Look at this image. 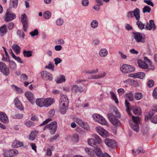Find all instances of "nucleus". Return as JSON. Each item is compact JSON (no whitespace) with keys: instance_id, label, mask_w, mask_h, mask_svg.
I'll list each match as a JSON object with an SVG mask.
<instances>
[{"instance_id":"1","label":"nucleus","mask_w":157,"mask_h":157,"mask_svg":"<svg viewBox=\"0 0 157 157\" xmlns=\"http://www.w3.org/2000/svg\"><path fill=\"white\" fill-rule=\"evenodd\" d=\"M120 114L116 108L113 109V111L112 113H109L108 114V117L111 123L115 127L120 126L121 123L119 120L115 117H120Z\"/></svg>"},{"instance_id":"2","label":"nucleus","mask_w":157,"mask_h":157,"mask_svg":"<svg viewBox=\"0 0 157 157\" xmlns=\"http://www.w3.org/2000/svg\"><path fill=\"white\" fill-rule=\"evenodd\" d=\"M55 101V100L54 99L50 98L44 99L40 98V107H47L51 105Z\"/></svg>"},{"instance_id":"3","label":"nucleus","mask_w":157,"mask_h":157,"mask_svg":"<svg viewBox=\"0 0 157 157\" xmlns=\"http://www.w3.org/2000/svg\"><path fill=\"white\" fill-rule=\"evenodd\" d=\"M57 128V123L56 121H54L49 124L46 125L43 128V130L48 129L52 135L54 134L56 132Z\"/></svg>"},{"instance_id":"4","label":"nucleus","mask_w":157,"mask_h":157,"mask_svg":"<svg viewBox=\"0 0 157 157\" xmlns=\"http://www.w3.org/2000/svg\"><path fill=\"white\" fill-rule=\"evenodd\" d=\"M132 123H130V127L135 131L138 132L139 131L138 123L140 121V118L138 117H134L132 116Z\"/></svg>"},{"instance_id":"5","label":"nucleus","mask_w":157,"mask_h":157,"mask_svg":"<svg viewBox=\"0 0 157 157\" xmlns=\"http://www.w3.org/2000/svg\"><path fill=\"white\" fill-rule=\"evenodd\" d=\"M92 117L95 121L98 122L100 124L104 125H107L108 123L106 120L101 115L97 114H93Z\"/></svg>"},{"instance_id":"6","label":"nucleus","mask_w":157,"mask_h":157,"mask_svg":"<svg viewBox=\"0 0 157 157\" xmlns=\"http://www.w3.org/2000/svg\"><path fill=\"white\" fill-rule=\"evenodd\" d=\"M120 70L123 73H128L133 71L135 70V68L132 66L124 64L120 68Z\"/></svg>"},{"instance_id":"7","label":"nucleus","mask_w":157,"mask_h":157,"mask_svg":"<svg viewBox=\"0 0 157 157\" xmlns=\"http://www.w3.org/2000/svg\"><path fill=\"white\" fill-rule=\"evenodd\" d=\"M19 154V152L17 150L12 149L5 151L3 155L4 157H12Z\"/></svg>"},{"instance_id":"8","label":"nucleus","mask_w":157,"mask_h":157,"mask_svg":"<svg viewBox=\"0 0 157 157\" xmlns=\"http://www.w3.org/2000/svg\"><path fill=\"white\" fill-rule=\"evenodd\" d=\"M133 36L137 42H140L144 43L145 42L144 38L141 34L140 33H133Z\"/></svg>"},{"instance_id":"9","label":"nucleus","mask_w":157,"mask_h":157,"mask_svg":"<svg viewBox=\"0 0 157 157\" xmlns=\"http://www.w3.org/2000/svg\"><path fill=\"white\" fill-rule=\"evenodd\" d=\"M21 21L23 25V30L25 31H26L28 27V22L27 16L25 14H23L21 15Z\"/></svg>"},{"instance_id":"10","label":"nucleus","mask_w":157,"mask_h":157,"mask_svg":"<svg viewBox=\"0 0 157 157\" xmlns=\"http://www.w3.org/2000/svg\"><path fill=\"white\" fill-rule=\"evenodd\" d=\"M95 130L99 134L103 137H106L108 136L107 131L101 127H96Z\"/></svg>"},{"instance_id":"11","label":"nucleus","mask_w":157,"mask_h":157,"mask_svg":"<svg viewBox=\"0 0 157 157\" xmlns=\"http://www.w3.org/2000/svg\"><path fill=\"white\" fill-rule=\"evenodd\" d=\"M16 18V15L13 13L7 11L5 16V21H8L14 19Z\"/></svg>"},{"instance_id":"12","label":"nucleus","mask_w":157,"mask_h":157,"mask_svg":"<svg viewBox=\"0 0 157 157\" xmlns=\"http://www.w3.org/2000/svg\"><path fill=\"white\" fill-rule=\"evenodd\" d=\"M71 92L73 94H76L78 92H82L83 90L81 86H79L77 85L71 86Z\"/></svg>"},{"instance_id":"13","label":"nucleus","mask_w":157,"mask_h":157,"mask_svg":"<svg viewBox=\"0 0 157 157\" xmlns=\"http://www.w3.org/2000/svg\"><path fill=\"white\" fill-rule=\"evenodd\" d=\"M105 144L108 147L113 148L116 145L115 141L112 139L106 138L104 140Z\"/></svg>"},{"instance_id":"14","label":"nucleus","mask_w":157,"mask_h":157,"mask_svg":"<svg viewBox=\"0 0 157 157\" xmlns=\"http://www.w3.org/2000/svg\"><path fill=\"white\" fill-rule=\"evenodd\" d=\"M146 28L148 30H151L154 31L156 28V26L153 20H150L149 21V23H147L145 26Z\"/></svg>"},{"instance_id":"15","label":"nucleus","mask_w":157,"mask_h":157,"mask_svg":"<svg viewBox=\"0 0 157 157\" xmlns=\"http://www.w3.org/2000/svg\"><path fill=\"white\" fill-rule=\"evenodd\" d=\"M14 103L16 108L21 110H24V107L18 97L15 98Z\"/></svg>"},{"instance_id":"16","label":"nucleus","mask_w":157,"mask_h":157,"mask_svg":"<svg viewBox=\"0 0 157 157\" xmlns=\"http://www.w3.org/2000/svg\"><path fill=\"white\" fill-rule=\"evenodd\" d=\"M41 77L42 78H45L47 80H49L50 81L52 79V75L48 72L44 71L41 73Z\"/></svg>"},{"instance_id":"17","label":"nucleus","mask_w":157,"mask_h":157,"mask_svg":"<svg viewBox=\"0 0 157 157\" xmlns=\"http://www.w3.org/2000/svg\"><path fill=\"white\" fill-rule=\"evenodd\" d=\"M0 121L3 123H9V119L7 115L3 112H0Z\"/></svg>"},{"instance_id":"18","label":"nucleus","mask_w":157,"mask_h":157,"mask_svg":"<svg viewBox=\"0 0 157 157\" xmlns=\"http://www.w3.org/2000/svg\"><path fill=\"white\" fill-rule=\"evenodd\" d=\"M25 96L32 104L34 103V98L33 94L30 92L25 93Z\"/></svg>"},{"instance_id":"19","label":"nucleus","mask_w":157,"mask_h":157,"mask_svg":"<svg viewBox=\"0 0 157 157\" xmlns=\"http://www.w3.org/2000/svg\"><path fill=\"white\" fill-rule=\"evenodd\" d=\"M108 53V51L106 49L102 48L99 50L98 55L100 57L104 58L107 56Z\"/></svg>"},{"instance_id":"20","label":"nucleus","mask_w":157,"mask_h":157,"mask_svg":"<svg viewBox=\"0 0 157 157\" xmlns=\"http://www.w3.org/2000/svg\"><path fill=\"white\" fill-rule=\"evenodd\" d=\"M137 63L139 67L143 69H146L148 67V65L145 62L141 59H139L137 60Z\"/></svg>"},{"instance_id":"21","label":"nucleus","mask_w":157,"mask_h":157,"mask_svg":"<svg viewBox=\"0 0 157 157\" xmlns=\"http://www.w3.org/2000/svg\"><path fill=\"white\" fill-rule=\"evenodd\" d=\"M94 151L96 155L99 157H102L103 155L99 147L96 146L94 147Z\"/></svg>"},{"instance_id":"22","label":"nucleus","mask_w":157,"mask_h":157,"mask_svg":"<svg viewBox=\"0 0 157 157\" xmlns=\"http://www.w3.org/2000/svg\"><path fill=\"white\" fill-rule=\"evenodd\" d=\"M140 10L139 9L136 8L135 9L133 12V14L134 16L135 17L136 20L139 21L140 19Z\"/></svg>"},{"instance_id":"23","label":"nucleus","mask_w":157,"mask_h":157,"mask_svg":"<svg viewBox=\"0 0 157 157\" xmlns=\"http://www.w3.org/2000/svg\"><path fill=\"white\" fill-rule=\"evenodd\" d=\"M132 109L134 113L136 115H138L141 113V109L139 107H133Z\"/></svg>"},{"instance_id":"24","label":"nucleus","mask_w":157,"mask_h":157,"mask_svg":"<svg viewBox=\"0 0 157 157\" xmlns=\"http://www.w3.org/2000/svg\"><path fill=\"white\" fill-rule=\"evenodd\" d=\"M12 48L16 54H18L20 53V47L18 45L14 44L13 45Z\"/></svg>"},{"instance_id":"25","label":"nucleus","mask_w":157,"mask_h":157,"mask_svg":"<svg viewBox=\"0 0 157 157\" xmlns=\"http://www.w3.org/2000/svg\"><path fill=\"white\" fill-rule=\"evenodd\" d=\"M135 78H139L140 79L144 78L145 76V74L143 72H138L135 73Z\"/></svg>"},{"instance_id":"26","label":"nucleus","mask_w":157,"mask_h":157,"mask_svg":"<svg viewBox=\"0 0 157 157\" xmlns=\"http://www.w3.org/2000/svg\"><path fill=\"white\" fill-rule=\"evenodd\" d=\"M10 54L12 57L16 60L18 62L21 63H22L23 61L21 60V58L19 57L16 56L13 52L11 49H10Z\"/></svg>"},{"instance_id":"27","label":"nucleus","mask_w":157,"mask_h":157,"mask_svg":"<svg viewBox=\"0 0 157 157\" xmlns=\"http://www.w3.org/2000/svg\"><path fill=\"white\" fill-rule=\"evenodd\" d=\"M7 29L6 27V25H3L0 27V34H1V36L3 35L6 33L7 32Z\"/></svg>"},{"instance_id":"28","label":"nucleus","mask_w":157,"mask_h":157,"mask_svg":"<svg viewBox=\"0 0 157 157\" xmlns=\"http://www.w3.org/2000/svg\"><path fill=\"white\" fill-rule=\"evenodd\" d=\"M109 94H110L111 98L117 104H118L119 103V101L114 93L112 91H110L109 92Z\"/></svg>"},{"instance_id":"29","label":"nucleus","mask_w":157,"mask_h":157,"mask_svg":"<svg viewBox=\"0 0 157 157\" xmlns=\"http://www.w3.org/2000/svg\"><path fill=\"white\" fill-rule=\"evenodd\" d=\"M92 136L94 139L96 143L99 144L101 143V139L98 135L96 134H93L92 135Z\"/></svg>"},{"instance_id":"30","label":"nucleus","mask_w":157,"mask_h":157,"mask_svg":"<svg viewBox=\"0 0 157 157\" xmlns=\"http://www.w3.org/2000/svg\"><path fill=\"white\" fill-rule=\"evenodd\" d=\"M132 153L135 155H138L139 154L140 152L144 153L145 152V151L141 148H138L136 151H135L134 150H132Z\"/></svg>"},{"instance_id":"31","label":"nucleus","mask_w":157,"mask_h":157,"mask_svg":"<svg viewBox=\"0 0 157 157\" xmlns=\"http://www.w3.org/2000/svg\"><path fill=\"white\" fill-rule=\"evenodd\" d=\"M11 87L14 91H17L18 93H22L23 92V91L22 90L14 85H12Z\"/></svg>"},{"instance_id":"32","label":"nucleus","mask_w":157,"mask_h":157,"mask_svg":"<svg viewBox=\"0 0 157 157\" xmlns=\"http://www.w3.org/2000/svg\"><path fill=\"white\" fill-rule=\"evenodd\" d=\"M15 147L17 148L21 146H23V143L18 141H16L13 144Z\"/></svg>"},{"instance_id":"33","label":"nucleus","mask_w":157,"mask_h":157,"mask_svg":"<svg viewBox=\"0 0 157 157\" xmlns=\"http://www.w3.org/2000/svg\"><path fill=\"white\" fill-rule=\"evenodd\" d=\"M9 61V65L11 69L15 70L17 67V65L16 63L12 61H10L9 59H8Z\"/></svg>"},{"instance_id":"34","label":"nucleus","mask_w":157,"mask_h":157,"mask_svg":"<svg viewBox=\"0 0 157 157\" xmlns=\"http://www.w3.org/2000/svg\"><path fill=\"white\" fill-rule=\"evenodd\" d=\"M60 102L64 103L67 102V103H69V99L65 95H63L61 96L60 98Z\"/></svg>"},{"instance_id":"35","label":"nucleus","mask_w":157,"mask_h":157,"mask_svg":"<svg viewBox=\"0 0 157 157\" xmlns=\"http://www.w3.org/2000/svg\"><path fill=\"white\" fill-rule=\"evenodd\" d=\"M18 4V0H10V5L11 6L15 8L17 7Z\"/></svg>"},{"instance_id":"36","label":"nucleus","mask_w":157,"mask_h":157,"mask_svg":"<svg viewBox=\"0 0 157 157\" xmlns=\"http://www.w3.org/2000/svg\"><path fill=\"white\" fill-rule=\"evenodd\" d=\"M98 22L97 20H94L91 22L90 26L92 28L95 29L98 27Z\"/></svg>"},{"instance_id":"37","label":"nucleus","mask_w":157,"mask_h":157,"mask_svg":"<svg viewBox=\"0 0 157 157\" xmlns=\"http://www.w3.org/2000/svg\"><path fill=\"white\" fill-rule=\"evenodd\" d=\"M79 136L78 134H75L72 136V141L74 142H77L79 140Z\"/></svg>"},{"instance_id":"38","label":"nucleus","mask_w":157,"mask_h":157,"mask_svg":"<svg viewBox=\"0 0 157 157\" xmlns=\"http://www.w3.org/2000/svg\"><path fill=\"white\" fill-rule=\"evenodd\" d=\"M24 56L25 57H30L32 55V52L31 51L24 50L23 51Z\"/></svg>"},{"instance_id":"39","label":"nucleus","mask_w":157,"mask_h":157,"mask_svg":"<svg viewBox=\"0 0 157 157\" xmlns=\"http://www.w3.org/2000/svg\"><path fill=\"white\" fill-rule=\"evenodd\" d=\"M76 122L82 127L85 128L84 122L80 119L79 118H76Z\"/></svg>"},{"instance_id":"40","label":"nucleus","mask_w":157,"mask_h":157,"mask_svg":"<svg viewBox=\"0 0 157 157\" xmlns=\"http://www.w3.org/2000/svg\"><path fill=\"white\" fill-rule=\"evenodd\" d=\"M51 16V14L50 12L48 11L45 12L43 14V17L45 19H48Z\"/></svg>"},{"instance_id":"41","label":"nucleus","mask_w":157,"mask_h":157,"mask_svg":"<svg viewBox=\"0 0 157 157\" xmlns=\"http://www.w3.org/2000/svg\"><path fill=\"white\" fill-rule=\"evenodd\" d=\"M0 71L4 75L6 76L8 75L10 73L9 69L7 67H6V68H5L3 69H1Z\"/></svg>"},{"instance_id":"42","label":"nucleus","mask_w":157,"mask_h":157,"mask_svg":"<svg viewBox=\"0 0 157 157\" xmlns=\"http://www.w3.org/2000/svg\"><path fill=\"white\" fill-rule=\"evenodd\" d=\"M134 96L135 98L137 100H140L143 97V95L141 93H136Z\"/></svg>"},{"instance_id":"43","label":"nucleus","mask_w":157,"mask_h":157,"mask_svg":"<svg viewBox=\"0 0 157 157\" xmlns=\"http://www.w3.org/2000/svg\"><path fill=\"white\" fill-rule=\"evenodd\" d=\"M142 11L144 13L147 12L149 13L151 11V8L149 6H146L143 9Z\"/></svg>"},{"instance_id":"44","label":"nucleus","mask_w":157,"mask_h":157,"mask_svg":"<svg viewBox=\"0 0 157 157\" xmlns=\"http://www.w3.org/2000/svg\"><path fill=\"white\" fill-rule=\"evenodd\" d=\"M125 97L127 100L132 101L133 99V96L132 94L131 93H128L126 94L125 96Z\"/></svg>"},{"instance_id":"45","label":"nucleus","mask_w":157,"mask_h":157,"mask_svg":"<svg viewBox=\"0 0 157 157\" xmlns=\"http://www.w3.org/2000/svg\"><path fill=\"white\" fill-rule=\"evenodd\" d=\"M59 137L58 134H57L52 137H51L48 139V141L50 142H52L56 140Z\"/></svg>"},{"instance_id":"46","label":"nucleus","mask_w":157,"mask_h":157,"mask_svg":"<svg viewBox=\"0 0 157 157\" xmlns=\"http://www.w3.org/2000/svg\"><path fill=\"white\" fill-rule=\"evenodd\" d=\"M54 65L52 63H49L48 66L45 67V68L51 70L52 71L54 70Z\"/></svg>"},{"instance_id":"47","label":"nucleus","mask_w":157,"mask_h":157,"mask_svg":"<svg viewBox=\"0 0 157 157\" xmlns=\"http://www.w3.org/2000/svg\"><path fill=\"white\" fill-rule=\"evenodd\" d=\"M63 20L62 18L58 19L56 21V24L58 26L62 25L63 23Z\"/></svg>"},{"instance_id":"48","label":"nucleus","mask_w":157,"mask_h":157,"mask_svg":"<svg viewBox=\"0 0 157 157\" xmlns=\"http://www.w3.org/2000/svg\"><path fill=\"white\" fill-rule=\"evenodd\" d=\"M68 109V108L59 106L60 112L62 114H65Z\"/></svg>"},{"instance_id":"49","label":"nucleus","mask_w":157,"mask_h":157,"mask_svg":"<svg viewBox=\"0 0 157 157\" xmlns=\"http://www.w3.org/2000/svg\"><path fill=\"white\" fill-rule=\"evenodd\" d=\"M88 143L89 145L92 147H95L96 146L94 140L93 138L90 139L88 140Z\"/></svg>"},{"instance_id":"50","label":"nucleus","mask_w":157,"mask_h":157,"mask_svg":"<svg viewBox=\"0 0 157 157\" xmlns=\"http://www.w3.org/2000/svg\"><path fill=\"white\" fill-rule=\"evenodd\" d=\"M65 77L63 75H61L60 78L56 81L58 83H60L65 82Z\"/></svg>"},{"instance_id":"51","label":"nucleus","mask_w":157,"mask_h":157,"mask_svg":"<svg viewBox=\"0 0 157 157\" xmlns=\"http://www.w3.org/2000/svg\"><path fill=\"white\" fill-rule=\"evenodd\" d=\"M25 125L28 127H30L34 125V123L30 120L26 122L25 123Z\"/></svg>"},{"instance_id":"52","label":"nucleus","mask_w":157,"mask_h":157,"mask_svg":"<svg viewBox=\"0 0 157 157\" xmlns=\"http://www.w3.org/2000/svg\"><path fill=\"white\" fill-rule=\"evenodd\" d=\"M154 83L153 80L151 79L149 80L147 82V86L149 88L152 87L154 85Z\"/></svg>"},{"instance_id":"53","label":"nucleus","mask_w":157,"mask_h":157,"mask_svg":"<svg viewBox=\"0 0 157 157\" xmlns=\"http://www.w3.org/2000/svg\"><path fill=\"white\" fill-rule=\"evenodd\" d=\"M29 34L32 36H37L39 34L38 30L36 29L34 31L30 32Z\"/></svg>"},{"instance_id":"54","label":"nucleus","mask_w":157,"mask_h":157,"mask_svg":"<svg viewBox=\"0 0 157 157\" xmlns=\"http://www.w3.org/2000/svg\"><path fill=\"white\" fill-rule=\"evenodd\" d=\"M137 24L138 27L141 29H142L144 28L145 25L143 23L140 21H138L137 23Z\"/></svg>"},{"instance_id":"55","label":"nucleus","mask_w":157,"mask_h":157,"mask_svg":"<svg viewBox=\"0 0 157 157\" xmlns=\"http://www.w3.org/2000/svg\"><path fill=\"white\" fill-rule=\"evenodd\" d=\"M81 4L83 6L86 7L88 6L89 1L88 0H82L81 1Z\"/></svg>"},{"instance_id":"56","label":"nucleus","mask_w":157,"mask_h":157,"mask_svg":"<svg viewBox=\"0 0 157 157\" xmlns=\"http://www.w3.org/2000/svg\"><path fill=\"white\" fill-rule=\"evenodd\" d=\"M119 54L120 55V57L121 59H126L127 58V56L126 55L124 54L121 51H119L118 52Z\"/></svg>"},{"instance_id":"57","label":"nucleus","mask_w":157,"mask_h":157,"mask_svg":"<svg viewBox=\"0 0 157 157\" xmlns=\"http://www.w3.org/2000/svg\"><path fill=\"white\" fill-rule=\"evenodd\" d=\"M125 104L127 112L128 113V114L130 115L129 109L128 106L129 105V103L128 102L126 99L125 100Z\"/></svg>"},{"instance_id":"58","label":"nucleus","mask_w":157,"mask_h":157,"mask_svg":"<svg viewBox=\"0 0 157 157\" xmlns=\"http://www.w3.org/2000/svg\"><path fill=\"white\" fill-rule=\"evenodd\" d=\"M36 138V135L34 132H32L30 133L29 137V139L31 140H34Z\"/></svg>"},{"instance_id":"59","label":"nucleus","mask_w":157,"mask_h":157,"mask_svg":"<svg viewBox=\"0 0 157 157\" xmlns=\"http://www.w3.org/2000/svg\"><path fill=\"white\" fill-rule=\"evenodd\" d=\"M152 96L154 98L157 99V87L153 90Z\"/></svg>"},{"instance_id":"60","label":"nucleus","mask_w":157,"mask_h":157,"mask_svg":"<svg viewBox=\"0 0 157 157\" xmlns=\"http://www.w3.org/2000/svg\"><path fill=\"white\" fill-rule=\"evenodd\" d=\"M117 92L119 95H121L125 92V91L123 89L120 88L117 90Z\"/></svg>"},{"instance_id":"61","label":"nucleus","mask_w":157,"mask_h":157,"mask_svg":"<svg viewBox=\"0 0 157 157\" xmlns=\"http://www.w3.org/2000/svg\"><path fill=\"white\" fill-rule=\"evenodd\" d=\"M85 151L86 153L89 155H91L92 153V150L89 148H86Z\"/></svg>"},{"instance_id":"62","label":"nucleus","mask_w":157,"mask_h":157,"mask_svg":"<svg viewBox=\"0 0 157 157\" xmlns=\"http://www.w3.org/2000/svg\"><path fill=\"white\" fill-rule=\"evenodd\" d=\"M54 61L55 62V64L56 65H57L58 64L61 62L62 60L61 59L59 58H56L54 59Z\"/></svg>"},{"instance_id":"63","label":"nucleus","mask_w":157,"mask_h":157,"mask_svg":"<svg viewBox=\"0 0 157 157\" xmlns=\"http://www.w3.org/2000/svg\"><path fill=\"white\" fill-rule=\"evenodd\" d=\"M129 52L132 54L137 55L139 54L138 52L136 50L134 49H130L129 51Z\"/></svg>"},{"instance_id":"64","label":"nucleus","mask_w":157,"mask_h":157,"mask_svg":"<svg viewBox=\"0 0 157 157\" xmlns=\"http://www.w3.org/2000/svg\"><path fill=\"white\" fill-rule=\"evenodd\" d=\"M151 121L154 123L157 124V115L155 116L153 118L151 119Z\"/></svg>"}]
</instances>
